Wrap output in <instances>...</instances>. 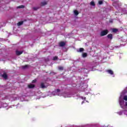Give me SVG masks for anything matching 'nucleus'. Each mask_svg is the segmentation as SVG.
<instances>
[{"instance_id":"3","label":"nucleus","mask_w":127,"mask_h":127,"mask_svg":"<svg viewBox=\"0 0 127 127\" xmlns=\"http://www.w3.org/2000/svg\"><path fill=\"white\" fill-rule=\"evenodd\" d=\"M107 37L108 39H109V40H113V34H109L108 35H107Z\"/></svg>"},{"instance_id":"1","label":"nucleus","mask_w":127,"mask_h":127,"mask_svg":"<svg viewBox=\"0 0 127 127\" xmlns=\"http://www.w3.org/2000/svg\"><path fill=\"white\" fill-rule=\"evenodd\" d=\"M108 33H109V30L105 29V30H104L100 32V35L101 37L102 36H105L107 35V34H108Z\"/></svg>"},{"instance_id":"4","label":"nucleus","mask_w":127,"mask_h":127,"mask_svg":"<svg viewBox=\"0 0 127 127\" xmlns=\"http://www.w3.org/2000/svg\"><path fill=\"white\" fill-rule=\"evenodd\" d=\"M65 45H66V43H64V42L62 41L59 43V46H60V47H64Z\"/></svg>"},{"instance_id":"13","label":"nucleus","mask_w":127,"mask_h":127,"mask_svg":"<svg viewBox=\"0 0 127 127\" xmlns=\"http://www.w3.org/2000/svg\"><path fill=\"white\" fill-rule=\"evenodd\" d=\"M25 6L24 5H21L17 7V8H24Z\"/></svg>"},{"instance_id":"21","label":"nucleus","mask_w":127,"mask_h":127,"mask_svg":"<svg viewBox=\"0 0 127 127\" xmlns=\"http://www.w3.org/2000/svg\"><path fill=\"white\" fill-rule=\"evenodd\" d=\"M98 3H99V4H100V5L103 4V1H102V0H99V1H98Z\"/></svg>"},{"instance_id":"25","label":"nucleus","mask_w":127,"mask_h":127,"mask_svg":"<svg viewBox=\"0 0 127 127\" xmlns=\"http://www.w3.org/2000/svg\"><path fill=\"white\" fill-rule=\"evenodd\" d=\"M123 103H124V102H120V106H122V104H123Z\"/></svg>"},{"instance_id":"12","label":"nucleus","mask_w":127,"mask_h":127,"mask_svg":"<svg viewBox=\"0 0 127 127\" xmlns=\"http://www.w3.org/2000/svg\"><path fill=\"white\" fill-rule=\"evenodd\" d=\"M46 4H47V2L46 1H43L41 2V6H43L44 5H46Z\"/></svg>"},{"instance_id":"17","label":"nucleus","mask_w":127,"mask_h":127,"mask_svg":"<svg viewBox=\"0 0 127 127\" xmlns=\"http://www.w3.org/2000/svg\"><path fill=\"white\" fill-rule=\"evenodd\" d=\"M90 5H92L93 6H95V2H94V1H91V2H90Z\"/></svg>"},{"instance_id":"5","label":"nucleus","mask_w":127,"mask_h":127,"mask_svg":"<svg viewBox=\"0 0 127 127\" xmlns=\"http://www.w3.org/2000/svg\"><path fill=\"white\" fill-rule=\"evenodd\" d=\"M23 53V51H16V55L18 56L19 55H21Z\"/></svg>"},{"instance_id":"8","label":"nucleus","mask_w":127,"mask_h":127,"mask_svg":"<svg viewBox=\"0 0 127 127\" xmlns=\"http://www.w3.org/2000/svg\"><path fill=\"white\" fill-rule=\"evenodd\" d=\"M107 72L109 73V74H110V75H114V71L111 69L107 70Z\"/></svg>"},{"instance_id":"20","label":"nucleus","mask_w":127,"mask_h":127,"mask_svg":"<svg viewBox=\"0 0 127 127\" xmlns=\"http://www.w3.org/2000/svg\"><path fill=\"white\" fill-rule=\"evenodd\" d=\"M123 100H125V101H127V95H125V96L123 97Z\"/></svg>"},{"instance_id":"14","label":"nucleus","mask_w":127,"mask_h":127,"mask_svg":"<svg viewBox=\"0 0 127 127\" xmlns=\"http://www.w3.org/2000/svg\"><path fill=\"white\" fill-rule=\"evenodd\" d=\"M74 13L75 15L77 16V15H78V14H79V12L77 10H74Z\"/></svg>"},{"instance_id":"24","label":"nucleus","mask_w":127,"mask_h":127,"mask_svg":"<svg viewBox=\"0 0 127 127\" xmlns=\"http://www.w3.org/2000/svg\"><path fill=\"white\" fill-rule=\"evenodd\" d=\"M60 92H61L60 89H57V91H56L57 93H60Z\"/></svg>"},{"instance_id":"10","label":"nucleus","mask_w":127,"mask_h":127,"mask_svg":"<svg viewBox=\"0 0 127 127\" xmlns=\"http://www.w3.org/2000/svg\"><path fill=\"white\" fill-rule=\"evenodd\" d=\"M88 56V54L87 53H84L82 54V57L83 58H86Z\"/></svg>"},{"instance_id":"11","label":"nucleus","mask_w":127,"mask_h":127,"mask_svg":"<svg viewBox=\"0 0 127 127\" xmlns=\"http://www.w3.org/2000/svg\"><path fill=\"white\" fill-rule=\"evenodd\" d=\"M84 48H80L79 49V50H77V52H83L84 51Z\"/></svg>"},{"instance_id":"19","label":"nucleus","mask_w":127,"mask_h":127,"mask_svg":"<svg viewBox=\"0 0 127 127\" xmlns=\"http://www.w3.org/2000/svg\"><path fill=\"white\" fill-rule=\"evenodd\" d=\"M39 9V7H34L33 8V9H34V10H37V9Z\"/></svg>"},{"instance_id":"16","label":"nucleus","mask_w":127,"mask_h":127,"mask_svg":"<svg viewBox=\"0 0 127 127\" xmlns=\"http://www.w3.org/2000/svg\"><path fill=\"white\" fill-rule=\"evenodd\" d=\"M59 70H60L61 71H63V70H64V67L62 66H59Z\"/></svg>"},{"instance_id":"6","label":"nucleus","mask_w":127,"mask_h":127,"mask_svg":"<svg viewBox=\"0 0 127 127\" xmlns=\"http://www.w3.org/2000/svg\"><path fill=\"white\" fill-rule=\"evenodd\" d=\"M40 88H41L42 89H45V88H46V86H45V84H44V82L41 83Z\"/></svg>"},{"instance_id":"22","label":"nucleus","mask_w":127,"mask_h":127,"mask_svg":"<svg viewBox=\"0 0 127 127\" xmlns=\"http://www.w3.org/2000/svg\"><path fill=\"white\" fill-rule=\"evenodd\" d=\"M112 31H113V32L116 33V32H117L118 31V29H113Z\"/></svg>"},{"instance_id":"2","label":"nucleus","mask_w":127,"mask_h":127,"mask_svg":"<svg viewBox=\"0 0 127 127\" xmlns=\"http://www.w3.org/2000/svg\"><path fill=\"white\" fill-rule=\"evenodd\" d=\"M1 77H2L5 80H6L7 79V74H6V73L4 72L3 74L0 75Z\"/></svg>"},{"instance_id":"28","label":"nucleus","mask_w":127,"mask_h":127,"mask_svg":"<svg viewBox=\"0 0 127 127\" xmlns=\"http://www.w3.org/2000/svg\"><path fill=\"white\" fill-rule=\"evenodd\" d=\"M53 93H54V92H53Z\"/></svg>"},{"instance_id":"18","label":"nucleus","mask_w":127,"mask_h":127,"mask_svg":"<svg viewBox=\"0 0 127 127\" xmlns=\"http://www.w3.org/2000/svg\"><path fill=\"white\" fill-rule=\"evenodd\" d=\"M58 59V57L56 56L53 58V60H54V61H55L56 60H57Z\"/></svg>"},{"instance_id":"27","label":"nucleus","mask_w":127,"mask_h":127,"mask_svg":"<svg viewBox=\"0 0 127 127\" xmlns=\"http://www.w3.org/2000/svg\"><path fill=\"white\" fill-rule=\"evenodd\" d=\"M83 99H86V97H84V98H83Z\"/></svg>"},{"instance_id":"15","label":"nucleus","mask_w":127,"mask_h":127,"mask_svg":"<svg viewBox=\"0 0 127 127\" xmlns=\"http://www.w3.org/2000/svg\"><path fill=\"white\" fill-rule=\"evenodd\" d=\"M23 69H26V68H28V64H26L22 66Z\"/></svg>"},{"instance_id":"23","label":"nucleus","mask_w":127,"mask_h":127,"mask_svg":"<svg viewBox=\"0 0 127 127\" xmlns=\"http://www.w3.org/2000/svg\"><path fill=\"white\" fill-rule=\"evenodd\" d=\"M37 81V80L36 79H34V80H32V83H36Z\"/></svg>"},{"instance_id":"26","label":"nucleus","mask_w":127,"mask_h":127,"mask_svg":"<svg viewBox=\"0 0 127 127\" xmlns=\"http://www.w3.org/2000/svg\"><path fill=\"white\" fill-rule=\"evenodd\" d=\"M126 106H127V102H126Z\"/></svg>"},{"instance_id":"9","label":"nucleus","mask_w":127,"mask_h":127,"mask_svg":"<svg viewBox=\"0 0 127 127\" xmlns=\"http://www.w3.org/2000/svg\"><path fill=\"white\" fill-rule=\"evenodd\" d=\"M23 24V21H20L17 23V25L18 26H20V25H22Z\"/></svg>"},{"instance_id":"7","label":"nucleus","mask_w":127,"mask_h":127,"mask_svg":"<svg viewBox=\"0 0 127 127\" xmlns=\"http://www.w3.org/2000/svg\"><path fill=\"white\" fill-rule=\"evenodd\" d=\"M28 87L29 89H33V88H34V87H35V85L29 84L28 85Z\"/></svg>"}]
</instances>
